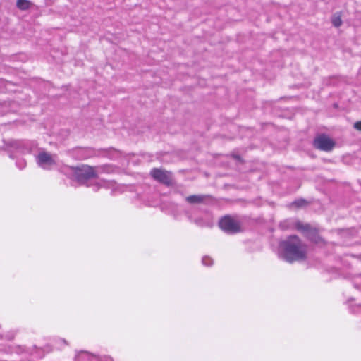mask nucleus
<instances>
[{
    "label": "nucleus",
    "mask_w": 361,
    "mask_h": 361,
    "mask_svg": "<svg viewBox=\"0 0 361 361\" xmlns=\"http://www.w3.org/2000/svg\"><path fill=\"white\" fill-rule=\"evenodd\" d=\"M307 245L296 235H291L280 243V256L289 263L307 258Z\"/></svg>",
    "instance_id": "obj_1"
},
{
    "label": "nucleus",
    "mask_w": 361,
    "mask_h": 361,
    "mask_svg": "<svg viewBox=\"0 0 361 361\" xmlns=\"http://www.w3.org/2000/svg\"><path fill=\"white\" fill-rule=\"evenodd\" d=\"M36 160L37 164L44 169H50L56 164L53 156L44 151L39 153Z\"/></svg>",
    "instance_id": "obj_7"
},
{
    "label": "nucleus",
    "mask_w": 361,
    "mask_h": 361,
    "mask_svg": "<svg viewBox=\"0 0 361 361\" xmlns=\"http://www.w3.org/2000/svg\"><path fill=\"white\" fill-rule=\"evenodd\" d=\"M331 23L332 24L336 27H338L342 25V20L341 15L339 13H335L332 18H331Z\"/></svg>",
    "instance_id": "obj_10"
},
{
    "label": "nucleus",
    "mask_w": 361,
    "mask_h": 361,
    "mask_svg": "<svg viewBox=\"0 0 361 361\" xmlns=\"http://www.w3.org/2000/svg\"><path fill=\"white\" fill-rule=\"evenodd\" d=\"M233 158L238 161H242V159L239 155H233Z\"/></svg>",
    "instance_id": "obj_14"
},
{
    "label": "nucleus",
    "mask_w": 361,
    "mask_h": 361,
    "mask_svg": "<svg viewBox=\"0 0 361 361\" xmlns=\"http://www.w3.org/2000/svg\"><path fill=\"white\" fill-rule=\"evenodd\" d=\"M207 197V195H193L187 197L185 200L188 203L192 204H200L203 202Z\"/></svg>",
    "instance_id": "obj_8"
},
{
    "label": "nucleus",
    "mask_w": 361,
    "mask_h": 361,
    "mask_svg": "<svg viewBox=\"0 0 361 361\" xmlns=\"http://www.w3.org/2000/svg\"><path fill=\"white\" fill-rule=\"evenodd\" d=\"M295 228L298 231H302L311 241L315 243H319L322 241L321 237L318 235L317 231L312 228L309 224H303L301 222H297Z\"/></svg>",
    "instance_id": "obj_5"
},
{
    "label": "nucleus",
    "mask_w": 361,
    "mask_h": 361,
    "mask_svg": "<svg viewBox=\"0 0 361 361\" xmlns=\"http://www.w3.org/2000/svg\"><path fill=\"white\" fill-rule=\"evenodd\" d=\"M219 226L228 233H236L241 231L240 223L229 216H224L221 219Z\"/></svg>",
    "instance_id": "obj_3"
},
{
    "label": "nucleus",
    "mask_w": 361,
    "mask_h": 361,
    "mask_svg": "<svg viewBox=\"0 0 361 361\" xmlns=\"http://www.w3.org/2000/svg\"><path fill=\"white\" fill-rule=\"evenodd\" d=\"M150 175L154 180L162 184L170 185L172 183L171 173L164 169L154 168L150 171Z\"/></svg>",
    "instance_id": "obj_6"
},
{
    "label": "nucleus",
    "mask_w": 361,
    "mask_h": 361,
    "mask_svg": "<svg viewBox=\"0 0 361 361\" xmlns=\"http://www.w3.org/2000/svg\"><path fill=\"white\" fill-rule=\"evenodd\" d=\"M202 263L206 266H209L212 264V259L208 257H204L202 258Z\"/></svg>",
    "instance_id": "obj_12"
},
{
    "label": "nucleus",
    "mask_w": 361,
    "mask_h": 361,
    "mask_svg": "<svg viewBox=\"0 0 361 361\" xmlns=\"http://www.w3.org/2000/svg\"><path fill=\"white\" fill-rule=\"evenodd\" d=\"M354 128L361 131V121H357L355 123Z\"/></svg>",
    "instance_id": "obj_13"
},
{
    "label": "nucleus",
    "mask_w": 361,
    "mask_h": 361,
    "mask_svg": "<svg viewBox=\"0 0 361 361\" xmlns=\"http://www.w3.org/2000/svg\"><path fill=\"white\" fill-rule=\"evenodd\" d=\"M307 203L305 200L300 199V200H298L293 202L290 205L292 207H295L299 208V207H302L307 205Z\"/></svg>",
    "instance_id": "obj_11"
},
{
    "label": "nucleus",
    "mask_w": 361,
    "mask_h": 361,
    "mask_svg": "<svg viewBox=\"0 0 361 361\" xmlns=\"http://www.w3.org/2000/svg\"><path fill=\"white\" fill-rule=\"evenodd\" d=\"M97 167H93L87 164H82L78 166H68L73 178L80 184H85L87 180L92 178H97Z\"/></svg>",
    "instance_id": "obj_2"
},
{
    "label": "nucleus",
    "mask_w": 361,
    "mask_h": 361,
    "mask_svg": "<svg viewBox=\"0 0 361 361\" xmlns=\"http://www.w3.org/2000/svg\"><path fill=\"white\" fill-rule=\"evenodd\" d=\"M32 5V2L28 0H17L16 6L22 11H26L29 9Z\"/></svg>",
    "instance_id": "obj_9"
},
{
    "label": "nucleus",
    "mask_w": 361,
    "mask_h": 361,
    "mask_svg": "<svg viewBox=\"0 0 361 361\" xmlns=\"http://www.w3.org/2000/svg\"><path fill=\"white\" fill-rule=\"evenodd\" d=\"M314 146L318 149L325 152H330L334 147L335 142L327 135L322 134L318 135L314 139Z\"/></svg>",
    "instance_id": "obj_4"
}]
</instances>
